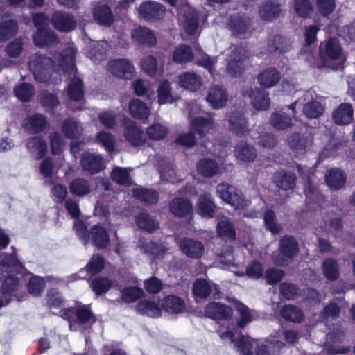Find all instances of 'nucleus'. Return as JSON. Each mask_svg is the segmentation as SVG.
I'll use <instances>...</instances> for the list:
<instances>
[{
	"mask_svg": "<svg viewBox=\"0 0 355 355\" xmlns=\"http://www.w3.org/2000/svg\"><path fill=\"white\" fill-rule=\"evenodd\" d=\"M129 112L135 119L146 120L150 114V110L145 103L139 99H133L129 103Z\"/></svg>",
	"mask_w": 355,
	"mask_h": 355,
	"instance_id": "nucleus-39",
	"label": "nucleus"
},
{
	"mask_svg": "<svg viewBox=\"0 0 355 355\" xmlns=\"http://www.w3.org/2000/svg\"><path fill=\"white\" fill-rule=\"evenodd\" d=\"M138 247L141 252L152 259L163 258L167 250L166 247L161 243L158 244L142 240L139 241Z\"/></svg>",
	"mask_w": 355,
	"mask_h": 355,
	"instance_id": "nucleus-28",
	"label": "nucleus"
},
{
	"mask_svg": "<svg viewBox=\"0 0 355 355\" xmlns=\"http://www.w3.org/2000/svg\"><path fill=\"white\" fill-rule=\"evenodd\" d=\"M171 212L176 216H185L192 213L193 205L191 202L184 198H176L169 205Z\"/></svg>",
	"mask_w": 355,
	"mask_h": 355,
	"instance_id": "nucleus-37",
	"label": "nucleus"
},
{
	"mask_svg": "<svg viewBox=\"0 0 355 355\" xmlns=\"http://www.w3.org/2000/svg\"><path fill=\"white\" fill-rule=\"evenodd\" d=\"M165 8L159 3L153 1L143 2L139 8V13L146 20L160 18L165 13Z\"/></svg>",
	"mask_w": 355,
	"mask_h": 355,
	"instance_id": "nucleus-17",
	"label": "nucleus"
},
{
	"mask_svg": "<svg viewBox=\"0 0 355 355\" xmlns=\"http://www.w3.org/2000/svg\"><path fill=\"white\" fill-rule=\"evenodd\" d=\"M173 6L182 8L181 12H184V28L189 34H194L198 27V18L195 10L186 4L185 0H166Z\"/></svg>",
	"mask_w": 355,
	"mask_h": 355,
	"instance_id": "nucleus-11",
	"label": "nucleus"
},
{
	"mask_svg": "<svg viewBox=\"0 0 355 355\" xmlns=\"http://www.w3.org/2000/svg\"><path fill=\"white\" fill-rule=\"evenodd\" d=\"M215 205L211 195L205 193L200 196L197 205V213L205 218H211L214 216Z\"/></svg>",
	"mask_w": 355,
	"mask_h": 355,
	"instance_id": "nucleus-35",
	"label": "nucleus"
},
{
	"mask_svg": "<svg viewBox=\"0 0 355 355\" xmlns=\"http://www.w3.org/2000/svg\"><path fill=\"white\" fill-rule=\"evenodd\" d=\"M229 129L239 137H244L250 132L247 119L243 114L236 113L229 119Z\"/></svg>",
	"mask_w": 355,
	"mask_h": 355,
	"instance_id": "nucleus-25",
	"label": "nucleus"
},
{
	"mask_svg": "<svg viewBox=\"0 0 355 355\" xmlns=\"http://www.w3.org/2000/svg\"><path fill=\"white\" fill-rule=\"evenodd\" d=\"M270 124L277 130H284L292 125V117L284 112H274L269 119Z\"/></svg>",
	"mask_w": 355,
	"mask_h": 355,
	"instance_id": "nucleus-40",
	"label": "nucleus"
},
{
	"mask_svg": "<svg viewBox=\"0 0 355 355\" xmlns=\"http://www.w3.org/2000/svg\"><path fill=\"white\" fill-rule=\"evenodd\" d=\"M193 293L196 297L204 298L211 293L214 295L218 294V288L217 285L212 282H208L203 279H198L193 284Z\"/></svg>",
	"mask_w": 355,
	"mask_h": 355,
	"instance_id": "nucleus-31",
	"label": "nucleus"
},
{
	"mask_svg": "<svg viewBox=\"0 0 355 355\" xmlns=\"http://www.w3.org/2000/svg\"><path fill=\"white\" fill-rule=\"evenodd\" d=\"M22 269L21 264L17 259L14 252L12 255L6 257L0 264V272L5 277L1 292L3 294L11 293L18 285V277L15 274Z\"/></svg>",
	"mask_w": 355,
	"mask_h": 355,
	"instance_id": "nucleus-5",
	"label": "nucleus"
},
{
	"mask_svg": "<svg viewBox=\"0 0 355 355\" xmlns=\"http://www.w3.org/2000/svg\"><path fill=\"white\" fill-rule=\"evenodd\" d=\"M181 251L187 257L193 259H198L204 254L203 244L194 239L184 238L179 243Z\"/></svg>",
	"mask_w": 355,
	"mask_h": 355,
	"instance_id": "nucleus-21",
	"label": "nucleus"
},
{
	"mask_svg": "<svg viewBox=\"0 0 355 355\" xmlns=\"http://www.w3.org/2000/svg\"><path fill=\"white\" fill-rule=\"evenodd\" d=\"M161 306L169 313H182L185 308L183 300L175 295H168L164 297L162 301Z\"/></svg>",
	"mask_w": 355,
	"mask_h": 355,
	"instance_id": "nucleus-41",
	"label": "nucleus"
},
{
	"mask_svg": "<svg viewBox=\"0 0 355 355\" xmlns=\"http://www.w3.org/2000/svg\"><path fill=\"white\" fill-rule=\"evenodd\" d=\"M96 141L101 144L107 152L114 150L115 147V139L114 136L105 131L100 132L96 135Z\"/></svg>",
	"mask_w": 355,
	"mask_h": 355,
	"instance_id": "nucleus-62",
	"label": "nucleus"
},
{
	"mask_svg": "<svg viewBox=\"0 0 355 355\" xmlns=\"http://www.w3.org/2000/svg\"><path fill=\"white\" fill-rule=\"evenodd\" d=\"M26 148L31 156L35 159L43 157L47 150L45 141L39 137H33L26 142Z\"/></svg>",
	"mask_w": 355,
	"mask_h": 355,
	"instance_id": "nucleus-33",
	"label": "nucleus"
},
{
	"mask_svg": "<svg viewBox=\"0 0 355 355\" xmlns=\"http://www.w3.org/2000/svg\"><path fill=\"white\" fill-rule=\"evenodd\" d=\"M326 182L329 187L338 189L344 186L346 177L340 170L333 168L326 174Z\"/></svg>",
	"mask_w": 355,
	"mask_h": 355,
	"instance_id": "nucleus-44",
	"label": "nucleus"
},
{
	"mask_svg": "<svg viewBox=\"0 0 355 355\" xmlns=\"http://www.w3.org/2000/svg\"><path fill=\"white\" fill-rule=\"evenodd\" d=\"M62 132L69 139H76L83 132V128L80 123L73 119H67L62 125Z\"/></svg>",
	"mask_w": 355,
	"mask_h": 355,
	"instance_id": "nucleus-49",
	"label": "nucleus"
},
{
	"mask_svg": "<svg viewBox=\"0 0 355 355\" xmlns=\"http://www.w3.org/2000/svg\"><path fill=\"white\" fill-rule=\"evenodd\" d=\"M220 336L224 342L234 344L237 350L244 355H253L254 349L257 355H277L284 345L283 343L278 340H256L241 336L237 331H220Z\"/></svg>",
	"mask_w": 355,
	"mask_h": 355,
	"instance_id": "nucleus-2",
	"label": "nucleus"
},
{
	"mask_svg": "<svg viewBox=\"0 0 355 355\" xmlns=\"http://www.w3.org/2000/svg\"><path fill=\"white\" fill-rule=\"evenodd\" d=\"M17 24L12 20H6L0 24V41L7 40L16 35Z\"/></svg>",
	"mask_w": 355,
	"mask_h": 355,
	"instance_id": "nucleus-54",
	"label": "nucleus"
},
{
	"mask_svg": "<svg viewBox=\"0 0 355 355\" xmlns=\"http://www.w3.org/2000/svg\"><path fill=\"white\" fill-rule=\"evenodd\" d=\"M217 233L219 236L226 239L235 238V230L233 225L227 220H221L217 225Z\"/></svg>",
	"mask_w": 355,
	"mask_h": 355,
	"instance_id": "nucleus-57",
	"label": "nucleus"
},
{
	"mask_svg": "<svg viewBox=\"0 0 355 355\" xmlns=\"http://www.w3.org/2000/svg\"><path fill=\"white\" fill-rule=\"evenodd\" d=\"M205 315L216 320H228L232 318L233 312L231 308L218 302H211L205 307Z\"/></svg>",
	"mask_w": 355,
	"mask_h": 355,
	"instance_id": "nucleus-20",
	"label": "nucleus"
},
{
	"mask_svg": "<svg viewBox=\"0 0 355 355\" xmlns=\"http://www.w3.org/2000/svg\"><path fill=\"white\" fill-rule=\"evenodd\" d=\"M281 315L285 320L293 322H300L303 318L302 311L292 305L284 306L281 309Z\"/></svg>",
	"mask_w": 355,
	"mask_h": 355,
	"instance_id": "nucleus-55",
	"label": "nucleus"
},
{
	"mask_svg": "<svg viewBox=\"0 0 355 355\" xmlns=\"http://www.w3.org/2000/svg\"><path fill=\"white\" fill-rule=\"evenodd\" d=\"M243 96L250 99L253 107L259 111L268 110L270 106L269 93L258 87H248L243 92Z\"/></svg>",
	"mask_w": 355,
	"mask_h": 355,
	"instance_id": "nucleus-12",
	"label": "nucleus"
},
{
	"mask_svg": "<svg viewBox=\"0 0 355 355\" xmlns=\"http://www.w3.org/2000/svg\"><path fill=\"white\" fill-rule=\"evenodd\" d=\"M234 306L239 314L237 319V324L239 327H243L252 320L253 313L245 305L238 301H235Z\"/></svg>",
	"mask_w": 355,
	"mask_h": 355,
	"instance_id": "nucleus-51",
	"label": "nucleus"
},
{
	"mask_svg": "<svg viewBox=\"0 0 355 355\" xmlns=\"http://www.w3.org/2000/svg\"><path fill=\"white\" fill-rule=\"evenodd\" d=\"M324 277L329 280H334L338 275V266L337 263L332 259H326L322 266Z\"/></svg>",
	"mask_w": 355,
	"mask_h": 355,
	"instance_id": "nucleus-60",
	"label": "nucleus"
},
{
	"mask_svg": "<svg viewBox=\"0 0 355 355\" xmlns=\"http://www.w3.org/2000/svg\"><path fill=\"white\" fill-rule=\"evenodd\" d=\"M198 172L205 177H211L218 173L219 167L213 160L202 159L196 165Z\"/></svg>",
	"mask_w": 355,
	"mask_h": 355,
	"instance_id": "nucleus-47",
	"label": "nucleus"
},
{
	"mask_svg": "<svg viewBox=\"0 0 355 355\" xmlns=\"http://www.w3.org/2000/svg\"><path fill=\"white\" fill-rule=\"evenodd\" d=\"M132 37L140 44L153 45L156 42L154 34L147 28L138 27L132 31Z\"/></svg>",
	"mask_w": 355,
	"mask_h": 355,
	"instance_id": "nucleus-43",
	"label": "nucleus"
},
{
	"mask_svg": "<svg viewBox=\"0 0 355 355\" xmlns=\"http://www.w3.org/2000/svg\"><path fill=\"white\" fill-rule=\"evenodd\" d=\"M190 130L200 137H205L213 134L216 130V125L212 116H197L190 121Z\"/></svg>",
	"mask_w": 355,
	"mask_h": 355,
	"instance_id": "nucleus-16",
	"label": "nucleus"
},
{
	"mask_svg": "<svg viewBox=\"0 0 355 355\" xmlns=\"http://www.w3.org/2000/svg\"><path fill=\"white\" fill-rule=\"evenodd\" d=\"M104 267V260L98 255H94L85 267V270H81L78 275H73L69 277V281L71 282L76 279H84L86 276L82 275L87 272L88 275L92 276L100 272Z\"/></svg>",
	"mask_w": 355,
	"mask_h": 355,
	"instance_id": "nucleus-32",
	"label": "nucleus"
},
{
	"mask_svg": "<svg viewBox=\"0 0 355 355\" xmlns=\"http://www.w3.org/2000/svg\"><path fill=\"white\" fill-rule=\"evenodd\" d=\"M107 69L114 76L124 79H131L135 73L132 63L123 58L110 60L107 64Z\"/></svg>",
	"mask_w": 355,
	"mask_h": 355,
	"instance_id": "nucleus-13",
	"label": "nucleus"
},
{
	"mask_svg": "<svg viewBox=\"0 0 355 355\" xmlns=\"http://www.w3.org/2000/svg\"><path fill=\"white\" fill-rule=\"evenodd\" d=\"M303 105L304 114L310 119H316L320 116L324 112L323 105L317 101L313 99L312 93L309 91L305 92L303 96L289 105L292 110V114L295 115V107Z\"/></svg>",
	"mask_w": 355,
	"mask_h": 355,
	"instance_id": "nucleus-7",
	"label": "nucleus"
},
{
	"mask_svg": "<svg viewBox=\"0 0 355 355\" xmlns=\"http://www.w3.org/2000/svg\"><path fill=\"white\" fill-rule=\"evenodd\" d=\"M320 52L322 63L318 64V67H327L338 69L342 67L346 59L339 42L335 38H330L327 41L321 43Z\"/></svg>",
	"mask_w": 355,
	"mask_h": 355,
	"instance_id": "nucleus-3",
	"label": "nucleus"
},
{
	"mask_svg": "<svg viewBox=\"0 0 355 355\" xmlns=\"http://www.w3.org/2000/svg\"><path fill=\"white\" fill-rule=\"evenodd\" d=\"M229 26L232 34L245 37L249 33L250 21L242 16H236L231 19Z\"/></svg>",
	"mask_w": 355,
	"mask_h": 355,
	"instance_id": "nucleus-38",
	"label": "nucleus"
},
{
	"mask_svg": "<svg viewBox=\"0 0 355 355\" xmlns=\"http://www.w3.org/2000/svg\"><path fill=\"white\" fill-rule=\"evenodd\" d=\"M158 102L160 105L172 103L174 101L171 93V83L167 80L162 81L157 89Z\"/></svg>",
	"mask_w": 355,
	"mask_h": 355,
	"instance_id": "nucleus-53",
	"label": "nucleus"
},
{
	"mask_svg": "<svg viewBox=\"0 0 355 355\" xmlns=\"http://www.w3.org/2000/svg\"><path fill=\"white\" fill-rule=\"evenodd\" d=\"M280 254L272 255L275 263L284 265L285 259H289L297 254L298 244L296 240L291 236H284L279 241Z\"/></svg>",
	"mask_w": 355,
	"mask_h": 355,
	"instance_id": "nucleus-14",
	"label": "nucleus"
},
{
	"mask_svg": "<svg viewBox=\"0 0 355 355\" xmlns=\"http://www.w3.org/2000/svg\"><path fill=\"white\" fill-rule=\"evenodd\" d=\"M136 309L139 313L151 318L159 317L162 313L159 301L155 299L142 300L137 303Z\"/></svg>",
	"mask_w": 355,
	"mask_h": 355,
	"instance_id": "nucleus-30",
	"label": "nucleus"
},
{
	"mask_svg": "<svg viewBox=\"0 0 355 355\" xmlns=\"http://www.w3.org/2000/svg\"><path fill=\"white\" fill-rule=\"evenodd\" d=\"M132 85L137 96H146L148 99H150V96H154L155 90L149 81L144 79H137L133 81Z\"/></svg>",
	"mask_w": 355,
	"mask_h": 355,
	"instance_id": "nucleus-46",
	"label": "nucleus"
},
{
	"mask_svg": "<svg viewBox=\"0 0 355 355\" xmlns=\"http://www.w3.org/2000/svg\"><path fill=\"white\" fill-rule=\"evenodd\" d=\"M281 78L277 69L269 67L261 71L257 76V82L263 88L268 89L276 85Z\"/></svg>",
	"mask_w": 355,
	"mask_h": 355,
	"instance_id": "nucleus-29",
	"label": "nucleus"
},
{
	"mask_svg": "<svg viewBox=\"0 0 355 355\" xmlns=\"http://www.w3.org/2000/svg\"><path fill=\"white\" fill-rule=\"evenodd\" d=\"M93 16L101 25L110 26L114 21L111 9L105 4H98L93 9Z\"/></svg>",
	"mask_w": 355,
	"mask_h": 355,
	"instance_id": "nucleus-36",
	"label": "nucleus"
},
{
	"mask_svg": "<svg viewBox=\"0 0 355 355\" xmlns=\"http://www.w3.org/2000/svg\"><path fill=\"white\" fill-rule=\"evenodd\" d=\"M76 49L70 44L53 61L54 72L51 71L52 60L43 55L36 54L31 58L28 67L39 83H53L58 76L73 75L68 87V95L71 100L80 101L83 97L82 80L76 76Z\"/></svg>",
	"mask_w": 355,
	"mask_h": 355,
	"instance_id": "nucleus-1",
	"label": "nucleus"
},
{
	"mask_svg": "<svg viewBox=\"0 0 355 355\" xmlns=\"http://www.w3.org/2000/svg\"><path fill=\"white\" fill-rule=\"evenodd\" d=\"M60 313L68 320L69 328L73 331L81 330V324L89 322L93 318L89 307L85 305L78 306L75 311L71 309L62 310Z\"/></svg>",
	"mask_w": 355,
	"mask_h": 355,
	"instance_id": "nucleus-8",
	"label": "nucleus"
},
{
	"mask_svg": "<svg viewBox=\"0 0 355 355\" xmlns=\"http://www.w3.org/2000/svg\"><path fill=\"white\" fill-rule=\"evenodd\" d=\"M51 20L54 27L62 32L71 31L75 28L76 25L73 17L67 12H55Z\"/></svg>",
	"mask_w": 355,
	"mask_h": 355,
	"instance_id": "nucleus-27",
	"label": "nucleus"
},
{
	"mask_svg": "<svg viewBox=\"0 0 355 355\" xmlns=\"http://www.w3.org/2000/svg\"><path fill=\"white\" fill-rule=\"evenodd\" d=\"M74 229L82 242L86 245L91 239L95 246L104 248L109 243V236L105 227L98 224L94 225L88 232L84 223L76 220Z\"/></svg>",
	"mask_w": 355,
	"mask_h": 355,
	"instance_id": "nucleus-4",
	"label": "nucleus"
},
{
	"mask_svg": "<svg viewBox=\"0 0 355 355\" xmlns=\"http://www.w3.org/2000/svg\"><path fill=\"white\" fill-rule=\"evenodd\" d=\"M109 49L110 45L105 41L92 42L87 46L86 54L92 60L98 62L105 59Z\"/></svg>",
	"mask_w": 355,
	"mask_h": 355,
	"instance_id": "nucleus-24",
	"label": "nucleus"
},
{
	"mask_svg": "<svg viewBox=\"0 0 355 355\" xmlns=\"http://www.w3.org/2000/svg\"><path fill=\"white\" fill-rule=\"evenodd\" d=\"M132 193L136 198L149 204L156 203L158 200L157 193L150 189L135 187L132 189Z\"/></svg>",
	"mask_w": 355,
	"mask_h": 355,
	"instance_id": "nucleus-50",
	"label": "nucleus"
},
{
	"mask_svg": "<svg viewBox=\"0 0 355 355\" xmlns=\"http://www.w3.org/2000/svg\"><path fill=\"white\" fill-rule=\"evenodd\" d=\"M81 166L84 171L94 174L103 170L105 166L101 155L86 152L82 155Z\"/></svg>",
	"mask_w": 355,
	"mask_h": 355,
	"instance_id": "nucleus-19",
	"label": "nucleus"
},
{
	"mask_svg": "<svg viewBox=\"0 0 355 355\" xmlns=\"http://www.w3.org/2000/svg\"><path fill=\"white\" fill-rule=\"evenodd\" d=\"M46 285V281L44 279L34 276L32 277L28 284V291L33 295H39L42 291H43Z\"/></svg>",
	"mask_w": 355,
	"mask_h": 355,
	"instance_id": "nucleus-64",
	"label": "nucleus"
},
{
	"mask_svg": "<svg viewBox=\"0 0 355 355\" xmlns=\"http://www.w3.org/2000/svg\"><path fill=\"white\" fill-rule=\"evenodd\" d=\"M146 133L150 139L159 140L166 136L168 130L159 123H155L148 128Z\"/></svg>",
	"mask_w": 355,
	"mask_h": 355,
	"instance_id": "nucleus-63",
	"label": "nucleus"
},
{
	"mask_svg": "<svg viewBox=\"0 0 355 355\" xmlns=\"http://www.w3.org/2000/svg\"><path fill=\"white\" fill-rule=\"evenodd\" d=\"M32 19L37 29L33 35V41L36 46L50 47L58 42V38L55 33L46 28L49 19L43 12L33 14Z\"/></svg>",
	"mask_w": 355,
	"mask_h": 355,
	"instance_id": "nucleus-6",
	"label": "nucleus"
},
{
	"mask_svg": "<svg viewBox=\"0 0 355 355\" xmlns=\"http://www.w3.org/2000/svg\"><path fill=\"white\" fill-rule=\"evenodd\" d=\"M274 182L282 189H291L295 185V176L292 173L277 172L274 175Z\"/></svg>",
	"mask_w": 355,
	"mask_h": 355,
	"instance_id": "nucleus-48",
	"label": "nucleus"
},
{
	"mask_svg": "<svg viewBox=\"0 0 355 355\" xmlns=\"http://www.w3.org/2000/svg\"><path fill=\"white\" fill-rule=\"evenodd\" d=\"M137 226L146 231H153L159 227L157 221L150 218L149 216L144 212L139 214L136 218Z\"/></svg>",
	"mask_w": 355,
	"mask_h": 355,
	"instance_id": "nucleus-58",
	"label": "nucleus"
},
{
	"mask_svg": "<svg viewBox=\"0 0 355 355\" xmlns=\"http://www.w3.org/2000/svg\"><path fill=\"white\" fill-rule=\"evenodd\" d=\"M69 187L71 193L78 197L86 196L92 190L90 183L83 178L73 180Z\"/></svg>",
	"mask_w": 355,
	"mask_h": 355,
	"instance_id": "nucleus-42",
	"label": "nucleus"
},
{
	"mask_svg": "<svg viewBox=\"0 0 355 355\" xmlns=\"http://www.w3.org/2000/svg\"><path fill=\"white\" fill-rule=\"evenodd\" d=\"M14 93L17 98L21 101H28L33 95V86L28 83H21L14 89Z\"/></svg>",
	"mask_w": 355,
	"mask_h": 355,
	"instance_id": "nucleus-61",
	"label": "nucleus"
},
{
	"mask_svg": "<svg viewBox=\"0 0 355 355\" xmlns=\"http://www.w3.org/2000/svg\"><path fill=\"white\" fill-rule=\"evenodd\" d=\"M288 143L292 149L296 150L297 153H303L308 146L309 141L304 136L294 134L288 138Z\"/></svg>",
	"mask_w": 355,
	"mask_h": 355,
	"instance_id": "nucleus-56",
	"label": "nucleus"
},
{
	"mask_svg": "<svg viewBox=\"0 0 355 355\" xmlns=\"http://www.w3.org/2000/svg\"><path fill=\"white\" fill-rule=\"evenodd\" d=\"M354 119V110L350 103H343L332 112V119L335 124L347 125L352 123Z\"/></svg>",
	"mask_w": 355,
	"mask_h": 355,
	"instance_id": "nucleus-22",
	"label": "nucleus"
},
{
	"mask_svg": "<svg viewBox=\"0 0 355 355\" xmlns=\"http://www.w3.org/2000/svg\"><path fill=\"white\" fill-rule=\"evenodd\" d=\"M216 192L223 201L227 202L236 209H243L249 205V201L245 200L241 192L232 186L227 184H218Z\"/></svg>",
	"mask_w": 355,
	"mask_h": 355,
	"instance_id": "nucleus-9",
	"label": "nucleus"
},
{
	"mask_svg": "<svg viewBox=\"0 0 355 355\" xmlns=\"http://www.w3.org/2000/svg\"><path fill=\"white\" fill-rule=\"evenodd\" d=\"M46 123V121L44 116L42 114H34L28 116L24 121L23 125L30 132H37L43 130Z\"/></svg>",
	"mask_w": 355,
	"mask_h": 355,
	"instance_id": "nucleus-45",
	"label": "nucleus"
},
{
	"mask_svg": "<svg viewBox=\"0 0 355 355\" xmlns=\"http://www.w3.org/2000/svg\"><path fill=\"white\" fill-rule=\"evenodd\" d=\"M178 83L185 89L196 92L201 87L202 80L198 74L193 71H187L179 75Z\"/></svg>",
	"mask_w": 355,
	"mask_h": 355,
	"instance_id": "nucleus-26",
	"label": "nucleus"
},
{
	"mask_svg": "<svg viewBox=\"0 0 355 355\" xmlns=\"http://www.w3.org/2000/svg\"><path fill=\"white\" fill-rule=\"evenodd\" d=\"M279 12V5L275 1H264L261 3L259 9L260 17L266 21H272L275 19Z\"/></svg>",
	"mask_w": 355,
	"mask_h": 355,
	"instance_id": "nucleus-34",
	"label": "nucleus"
},
{
	"mask_svg": "<svg viewBox=\"0 0 355 355\" xmlns=\"http://www.w3.org/2000/svg\"><path fill=\"white\" fill-rule=\"evenodd\" d=\"M205 99L213 109H220L227 103V92L223 86L214 85L209 88Z\"/></svg>",
	"mask_w": 355,
	"mask_h": 355,
	"instance_id": "nucleus-15",
	"label": "nucleus"
},
{
	"mask_svg": "<svg viewBox=\"0 0 355 355\" xmlns=\"http://www.w3.org/2000/svg\"><path fill=\"white\" fill-rule=\"evenodd\" d=\"M227 55V72L231 76H237L243 69V60L246 58L245 51L241 47L231 46Z\"/></svg>",
	"mask_w": 355,
	"mask_h": 355,
	"instance_id": "nucleus-10",
	"label": "nucleus"
},
{
	"mask_svg": "<svg viewBox=\"0 0 355 355\" xmlns=\"http://www.w3.org/2000/svg\"><path fill=\"white\" fill-rule=\"evenodd\" d=\"M123 124L125 126L124 136L131 145L140 146L145 142L146 139L143 132L135 125V122L128 119H125Z\"/></svg>",
	"mask_w": 355,
	"mask_h": 355,
	"instance_id": "nucleus-23",
	"label": "nucleus"
},
{
	"mask_svg": "<svg viewBox=\"0 0 355 355\" xmlns=\"http://www.w3.org/2000/svg\"><path fill=\"white\" fill-rule=\"evenodd\" d=\"M112 180L117 184L128 186L131 184V178L128 168L116 167L111 174Z\"/></svg>",
	"mask_w": 355,
	"mask_h": 355,
	"instance_id": "nucleus-59",
	"label": "nucleus"
},
{
	"mask_svg": "<svg viewBox=\"0 0 355 355\" xmlns=\"http://www.w3.org/2000/svg\"><path fill=\"white\" fill-rule=\"evenodd\" d=\"M234 153L236 159L240 164L252 162L257 157L256 148L243 141L235 146Z\"/></svg>",
	"mask_w": 355,
	"mask_h": 355,
	"instance_id": "nucleus-18",
	"label": "nucleus"
},
{
	"mask_svg": "<svg viewBox=\"0 0 355 355\" xmlns=\"http://www.w3.org/2000/svg\"><path fill=\"white\" fill-rule=\"evenodd\" d=\"M193 54L191 49L187 45L177 47L173 54V60L178 64H183L192 60Z\"/></svg>",
	"mask_w": 355,
	"mask_h": 355,
	"instance_id": "nucleus-52",
	"label": "nucleus"
}]
</instances>
